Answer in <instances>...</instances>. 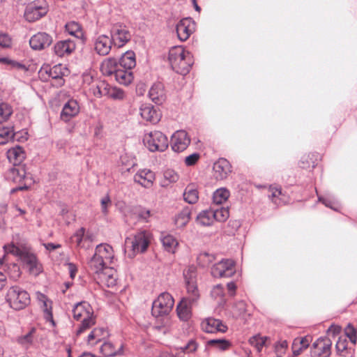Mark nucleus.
Instances as JSON below:
<instances>
[{
	"label": "nucleus",
	"instance_id": "obj_1",
	"mask_svg": "<svg viewBox=\"0 0 357 357\" xmlns=\"http://www.w3.org/2000/svg\"><path fill=\"white\" fill-rule=\"evenodd\" d=\"M168 59L172 69L181 75L187 74L193 64L191 54L181 45L172 47L169 50Z\"/></svg>",
	"mask_w": 357,
	"mask_h": 357
},
{
	"label": "nucleus",
	"instance_id": "obj_2",
	"mask_svg": "<svg viewBox=\"0 0 357 357\" xmlns=\"http://www.w3.org/2000/svg\"><path fill=\"white\" fill-rule=\"evenodd\" d=\"M73 317L80 321L76 335H79L96 324V317L91 306L87 302L77 303L73 310Z\"/></svg>",
	"mask_w": 357,
	"mask_h": 357
},
{
	"label": "nucleus",
	"instance_id": "obj_3",
	"mask_svg": "<svg viewBox=\"0 0 357 357\" xmlns=\"http://www.w3.org/2000/svg\"><path fill=\"white\" fill-rule=\"evenodd\" d=\"M7 253L19 257L29 268V272L34 275H38L41 271V266L38 262L36 257L28 252L25 248H22L13 244L4 246Z\"/></svg>",
	"mask_w": 357,
	"mask_h": 357
},
{
	"label": "nucleus",
	"instance_id": "obj_4",
	"mask_svg": "<svg viewBox=\"0 0 357 357\" xmlns=\"http://www.w3.org/2000/svg\"><path fill=\"white\" fill-rule=\"evenodd\" d=\"M151 234L149 231L142 230L127 237L125 241L126 250H130L132 255L144 252L150 243Z\"/></svg>",
	"mask_w": 357,
	"mask_h": 357
},
{
	"label": "nucleus",
	"instance_id": "obj_5",
	"mask_svg": "<svg viewBox=\"0 0 357 357\" xmlns=\"http://www.w3.org/2000/svg\"><path fill=\"white\" fill-rule=\"evenodd\" d=\"M142 140L144 146L151 152H162L168 147L167 137L158 130L146 132Z\"/></svg>",
	"mask_w": 357,
	"mask_h": 357
},
{
	"label": "nucleus",
	"instance_id": "obj_6",
	"mask_svg": "<svg viewBox=\"0 0 357 357\" xmlns=\"http://www.w3.org/2000/svg\"><path fill=\"white\" fill-rule=\"evenodd\" d=\"M6 299L10 307L15 310L25 308L30 303L28 292L17 286L11 287L8 289Z\"/></svg>",
	"mask_w": 357,
	"mask_h": 357
},
{
	"label": "nucleus",
	"instance_id": "obj_7",
	"mask_svg": "<svg viewBox=\"0 0 357 357\" xmlns=\"http://www.w3.org/2000/svg\"><path fill=\"white\" fill-rule=\"evenodd\" d=\"M174 301L171 294L167 292L160 294L152 305L151 312L155 317L168 314L172 310Z\"/></svg>",
	"mask_w": 357,
	"mask_h": 357
},
{
	"label": "nucleus",
	"instance_id": "obj_8",
	"mask_svg": "<svg viewBox=\"0 0 357 357\" xmlns=\"http://www.w3.org/2000/svg\"><path fill=\"white\" fill-rule=\"evenodd\" d=\"M109 37L114 44V47L120 48L130 40L131 35L125 25L116 23L112 26Z\"/></svg>",
	"mask_w": 357,
	"mask_h": 357
},
{
	"label": "nucleus",
	"instance_id": "obj_9",
	"mask_svg": "<svg viewBox=\"0 0 357 357\" xmlns=\"http://www.w3.org/2000/svg\"><path fill=\"white\" fill-rule=\"evenodd\" d=\"M236 272L234 261L231 259H222L211 268V274L215 278H229Z\"/></svg>",
	"mask_w": 357,
	"mask_h": 357
},
{
	"label": "nucleus",
	"instance_id": "obj_10",
	"mask_svg": "<svg viewBox=\"0 0 357 357\" xmlns=\"http://www.w3.org/2000/svg\"><path fill=\"white\" fill-rule=\"evenodd\" d=\"M47 10L45 1H34L26 6L24 17L27 21L34 22L46 15Z\"/></svg>",
	"mask_w": 357,
	"mask_h": 357
},
{
	"label": "nucleus",
	"instance_id": "obj_11",
	"mask_svg": "<svg viewBox=\"0 0 357 357\" xmlns=\"http://www.w3.org/2000/svg\"><path fill=\"white\" fill-rule=\"evenodd\" d=\"M332 342L328 337L317 339L311 348L312 357H329L331 354Z\"/></svg>",
	"mask_w": 357,
	"mask_h": 357
},
{
	"label": "nucleus",
	"instance_id": "obj_12",
	"mask_svg": "<svg viewBox=\"0 0 357 357\" xmlns=\"http://www.w3.org/2000/svg\"><path fill=\"white\" fill-rule=\"evenodd\" d=\"M93 46L96 52L101 56H106L110 52L113 43L110 37L106 34H100L93 40Z\"/></svg>",
	"mask_w": 357,
	"mask_h": 357
},
{
	"label": "nucleus",
	"instance_id": "obj_13",
	"mask_svg": "<svg viewBox=\"0 0 357 357\" xmlns=\"http://www.w3.org/2000/svg\"><path fill=\"white\" fill-rule=\"evenodd\" d=\"M190 139L185 130H178L172 137V149L174 152H181L187 149Z\"/></svg>",
	"mask_w": 357,
	"mask_h": 357
},
{
	"label": "nucleus",
	"instance_id": "obj_14",
	"mask_svg": "<svg viewBox=\"0 0 357 357\" xmlns=\"http://www.w3.org/2000/svg\"><path fill=\"white\" fill-rule=\"evenodd\" d=\"M178 38L181 41H185L195 31V23L191 18H184L176 25Z\"/></svg>",
	"mask_w": 357,
	"mask_h": 357
},
{
	"label": "nucleus",
	"instance_id": "obj_15",
	"mask_svg": "<svg viewBox=\"0 0 357 357\" xmlns=\"http://www.w3.org/2000/svg\"><path fill=\"white\" fill-rule=\"evenodd\" d=\"M134 182L144 188L152 187L155 180V173L149 169H139L134 176Z\"/></svg>",
	"mask_w": 357,
	"mask_h": 357
},
{
	"label": "nucleus",
	"instance_id": "obj_16",
	"mask_svg": "<svg viewBox=\"0 0 357 357\" xmlns=\"http://www.w3.org/2000/svg\"><path fill=\"white\" fill-rule=\"evenodd\" d=\"M231 172V166L225 158H220L213 165V176L217 181L227 178Z\"/></svg>",
	"mask_w": 357,
	"mask_h": 357
},
{
	"label": "nucleus",
	"instance_id": "obj_17",
	"mask_svg": "<svg viewBox=\"0 0 357 357\" xmlns=\"http://www.w3.org/2000/svg\"><path fill=\"white\" fill-rule=\"evenodd\" d=\"M52 43V36L45 32H39L33 35L29 40L31 47L36 50H43L49 47Z\"/></svg>",
	"mask_w": 357,
	"mask_h": 357
},
{
	"label": "nucleus",
	"instance_id": "obj_18",
	"mask_svg": "<svg viewBox=\"0 0 357 357\" xmlns=\"http://www.w3.org/2000/svg\"><path fill=\"white\" fill-rule=\"evenodd\" d=\"M139 110L141 116L146 121L155 124L160 120L161 114L160 111L151 104H142Z\"/></svg>",
	"mask_w": 357,
	"mask_h": 357
},
{
	"label": "nucleus",
	"instance_id": "obj_19",
	"mask_svg": "<svg viewBox=\"0 0 357 357\" xmlns=\"http://www.w3.org/2000/svg\"><path fill=\"white\" fill-rule=\"evenodd\" d=\"M201 327L204 332L208 333L215 332L225 333L227 330V326L221 320L211 317L202 321Z\"/></svg>",
	"mask_w": 357,
	"mask_h": 357
},
{
	"label": "nucleus",
	"instance_id": "obj_20",
	"mask_svg": "<svg viewBox=\"0 0 357 357\" xmlns=\"http://www.w3.org/2000/svg\"><path fill=\"white\" fill-rule=\"evenodd\" d=\"M79 112V106L77 100H69L63 107L61 112V119L65 122L69 121L72 118L75 117Z\"/></svg>",
	"mask_w": 357,
	"mask_h": 357
},
{
	"label": "nucleus",
	"instance_id": "obj_21",
	"mask_svg": "<svg viewBox=\"0 0 357 357\" xmlns=\"http://www.w3.org/2000/svg\"><path fill=\"white\" fill-rule=\"evenodd\" d=\"M149 96L155 104H162L166 99V93L163 84L161 82L154 83L149 91Z\"/></svg>",
	"mask_w": 357,
	"mask_h": 357
},
{
	"label": "nucleus",
	"instance_id": "obj_22",
	"mask_svg": "<svg viewBox=\"0 0 357 357\" xmlns=\"http://www.w3.org/2000/svg\"><path fill=\"white\" fill-rule=\"evenodd\" d=\"M75 49V44L71 40L57 42L54 47V53L59 56H64L71 54Z\"/></svg>",
	"mask_w": 357,
	"mask_h": 357
},
{
	"label": "nucleus",
	"instance_id": "obj_23",
	"mask_svg": "<svg viewBox=\"0 0 357 357\" xmlns=\"http://www.w3.org/2000/svg\"><path fill=\"white\" fill-rule=\"evenodd\" d=\"M195 302L183 298L176 307L177 314L183 321L188 320L191 317V308L195 304Z\"/></svg>",
	"mask_w": 357,
	"mask_h": 357
},
{
	"label": "nucleus",
	"instance_id": "obj_24",
	"mask_svg": "<svg viewBox=\"0 0 357 357\" xmlns=\"http://www.w3.org/2000/svg\"><path fill=\"white\" fill-rule=\"evenodd\" d=\"M95 253L107 264L112 263L114 257L112 247L107 243L98 245L96 248Z\"/></svg>",
	"mask_w": 357,
	"mask_h": 357
},
{
	"label": "nucleus",
	"instance_id": "obj_25",
	"mask_svg": "<svg viewBox=\"0 0 357 357\" xmlns=\"http://www.w3.org/2000/svg\"><path fill=\"white\" fill-rule=\"evenodd\" d=\"M7 178L15 183H21L27 178L24 166L13 165L7 173Z\"/></svg>",
	"mask_w": 357,
	"mask_h": 357
},
{
	"label": "nucleus",
	"instance_id": "obj_26",
	"mask_svg": "<svg viewBox=\"0 0 357 357\" xmlns=\"http://www.w3.org/2000/svg\"><path fill=\"white\" fill-rule=\"evenodd\" d=\"M119 66V62L116 59L109 57L102 62L100 70L104 75L114 77Z\"/></svg>",
	"mask_w": 357,
	"mask_h": 357
},
{
	"label": "nucleus",
	"instance_id": "obj_27",
	"mask_svg": "<svg viewBox=\"0 0 357 357\" xmlns=\"http://www.w3.org/2000/svg\"><path fill=\"white\" fill-rule=\"evenodd\" d=\"M7 158L13 165H19L25 158V153L21 146H16L8 151Z\"/></svg>",
	"mask_w": 357,
	"mask_h": 357
},
{
	"label": "nucleus",
	"instance_id": "obj_28",
	"mask_svg": "<svg viewBox=\"0 0 357 357\" xmlns=\"http://www.w3.org/2000/svg\"><path fill=\"white\" fill-rule=\"evenodd\" d=\"M113 77L120 84L125 86L130 84L134 78L132 70L121 68V66H119Z\"/></svg>",
	"mask_w": 357,
	"mask_h": 357
},
{
	"label": "nucleus",
	"instance_id": "obj_29",
	"mask_svg": "<svg viewBox=\"0 0 357 357\" xmlns=\"http://www.w3.org/2000/svg\"><path fill=\"white\" fill-rule=\"evenodd\" d=\"M63 66L59 65H55L52 68L44 69L45 73L47 75L49 78H52L56 82L57 86H62L64 84L63 76L64 73L63 72Z\"/></svg>",
	"mask_w": 357,
	"mask_h": 357
},
{
	"label": "nucleus",
	"instance_id": "obj_30",
	"mask_svg": "<svg viewBox=\"0 0 357 357\" xmlns=\"http://www.w3.org/2000/svg\"><path fill=\"white\" fill-rule=\"evenodd\" d=\"M123 345L118 344L114 345L111 342H105L100 347V352L105 357H112L122 353Z\"/></svg>",
	"mask_w": 357,
	"mask_h": 357
},
{
	"label": "nucleus",
	"instance_id": "obj_31",
	"mask_svg": "<svg viewBox=\"0 0 357 357\" xmlns=\"http://www.w3.org/2000/svg\"><path fill=\"white\" fill-rule=\"evenodd\" d=\"M108 331L104 328H96L89 334L87 343L91 346L108 337Z\"/></svg>",
	"mask_w": 357,
	"mask_h": 357
},
{
	"label": "nucleus",
	"instance_id": "obj_32",
	"mask_svg": "<svg viewBox=\"0 0 357 357\" xmlns=\"http://www.w3.org/2000/svg\"><path fill=\"white\" fill-rule=\"evenodd\" d=\"M311 337L308 336L295 338L291 347L294 355L298 356L301 354L304 349L309 347Z\"/></svg>",
	"mask_w": 357,
	"mask_h": 357
},
{
	"label": "nucleus",
	"instance_id": "obj_33",
	"mask_svg": "<svg viewBox=\"0 0 357 357\" xmlns=\"http://www.w3.org/2000/svg\"><path fill=\"white\" fill-rule=\"evenodd\" d=\"M213 218L212 211L210 208L209 210L200 212L197 216L196 222L200 226L208 227L212 225L215 222Z\"/></svg>",
	"mask_w": 357,
	"mask_h": 357
},
{
	"label": "nucleus",
	"instance_id": "obj_34",
	"mask_svg": "<svg viewBox=\"0 0 357 357\" xmlns=\"http://www.w3.org/2000/svg\"><path fill=\"white\" fill-rule=\"evenodd\" d=\"M191 209L189 207L184 208L180 211L174 218V223L177 227L181 228L185 227L190 220Z\"/></svg>",
	"mask_w": 357,
	"mask_h": 357
},
{
	"label": "nucleus",
	"instance_id": "obj_35",
	"mask_svg": "<svg viewBox=\"0 0 357 357\" xmlns=\"http://www.w3.org/2000/svg\"><path fill=\"white\" fill-rule=\"evenodd\" d=\"M119 64L121 68L132 70L136 66L135 53L133 52H126L121 57Z\"/></svg>",
	"mask_w": 357,
	"mask_h": 357
},
{
	"label": "nucleus",
	"instance_id": "obj_36",
	"mask_svg": "<svg viewBox=\"0 0 357 357\" xmlns=\"http://www.w3.org/2000/svg\"><path fill=\"white\" fill-rule=\"evenodd\" d=\"M107 264L103 261L99 256H97V254L94 253L93 256L91 258L89 261V266L91 271H93L95 273L99 274L102 271H103L106 267Z\"/></svg>",
	"mask_w": 357,
	"mask_h": 357
},
{
	"label": "nucleus",
	"instance_id": "obj_37",
	"mask_svg": "<svg viewBox=\"0 0 357 357\" xmlns=\"http://www.w3.org/2000/svg\"><path fill=\"white\" fill-rule=\"evenodd\" d=\"M199 193L193 184L188 185L183 192L184 200L189 204H195L198 201Z\"/></svg>",
	"mask_w": 357,
	"mask_h": 357
},
{
	"label": "nucleus",
	"instance_id": "obj_38",
	"mask_svg": "<svg viewBox=\"0 0 357 357\" xmlns=\"http://www.w3.org/2000/svg\"><path fill=\"white\" fill-rule=\"evenodd\" d=\"M114 271L111 268H105L100 273V278L108 287H112L116 284V278L114 275Z\"/></svg>",
	"mask_w": 357,
	"mask_h": 357
},
{
	"label": "nucleus",
	"instance_id": "obj_39",
	"mask_svg": "<svg viewBox=\"0 0 357 357\" xmlns=\"http://www.w3.org/2000/svg\"><path fill=\"white\" fill-rule=\"evenodd\" d=\"M230 192L226 188H220L216 190L213 195V202L214 204L220 205L225 203L229 197Z\"/></svg>",
	"mask_w": 357,
	"mask_h": 357
},
{
	"label": "nucleus",
	"instance_id": "obj_40",
	"mask_svg": "<svg viewBox=\"0 0 357 357\" xmlns=\"http://www.w3.org/2000/svg\"><path fill=\"white\" fill-rule=\"evenodd\" d=\"M35 332L36 329L32 328L26 335L17 337V342L26 349L29 348L34 340Z\"/></svg>",
	"mask_w": 357,
	"mask_h": 357
},
{
	"label": "nucleus",
	"instance_id": "obj_41",
	"mask_svg": "<svg viewBox=\"0 0 357 357\" xmlns=\"http://www.w3.org/2000/svg\"><path fill=\"white\" fill-rule=\"evenodd\" d=\"M66 31L71 36L77 38L83 36V31L80 24L75 21L69 22L66 24Z\"/></svg>",
	"mask_w": 357,
	"mask_h": 357
},
{
	"label": "nucleus",
	"instance_id": "obj_42",
	"mask_svg": "<svg viewBox=\"0 0 357 357\" xmlns=\"http://www.w3.org/2000/svg\"><path fill=\"white\" fill-rule=\"evenodd\" d=\"M211 209L215 221L225 222L229 216V211L227 207H220L218 208L211 207Z\"/></svg>",
	"mask_w": 357,
	"mask_h": 357
},
{
	"label": "nucleus",
	"instance_id": "obj_43",
	"mask_svg": "<svg viewBox=\"0 0 357 357\" xmlns=\"http://www.w3.org/2000/svg\"><path fill=\"white\" fill-rule=\"evenodd\" d=\"M161 241L165 249L169 252L172 253L175 252V249L178 244L176 239L172 235L164 236Z\"/></svg>",
	"mask_w": 357,
	"mask_h": 357
},
{
	"label": "nucleus",
	"instance_id": "obj_44",
	"mask_svg": "<svg viewBox=\"0 0 357 357\" xmlns=\"http://www.w3.org/2000/svg\"><path fill=\"white\" fill-rule=\"evenodd\" d=\"M207 344L222 351L229 349L231 345V342L225 339H212L208 340Z\"/></svg>",
	"mask_w": 357,
	"mask_h": 357
},
{
	"label": "nucleus",
	"instance_id": "obj_45",
	"mask_svg": "<svg viewBox=\"0 0 357 357\" xmlns=\"http://www.w3.org/2000/svg\"><path fill=\"white\" fill-rule=\"evenodd\" d=\"M188 296L185 299L196 303L199 298V293L197 289V282L185 284Z\"/></svg>",
	"mask_w": 357,
	"mask_h": 357
},
{
	"label": "nucleus",
	"instance_id": "obj_46",
	"mask_svg": "<svg viewBox=\"0 0 357 357\" xmlns=\"http://www.w3.org/2000/svg\"><path fill=\"white\" fill-rule=\"evenodd\" d=\"M183 277L185 284L197 282V268L194 266H190L183 271Z\"/></svg>",
	"mask_w": 357,
	"mask_h": 357
},
{
	"label": "nucleus",
	"instance_id": "obj_47",
	"mask_svg": "<svg viewBox=\"0 0 357 357\" xmlns=\"http://www.w3.org/2000/svg\"><path fill=\"white\" fill-rule=\"evenodd\" d=\"M40 307L43 308L44 312L45 319L51 322L53 325H54V321L53 319L52 315V302L51 300L48 299L47 301L44 302L43 304L40 305Z\"/></svg>",
	"mask_w": 357,
	"mask_h": 357
},
{
	"label": "nucleus",
	"instance_id": "obj_48",
	"mask_svg": "<svg viewBox=\"0 0 357 357\" xmlns=\"http://www.w3.org/2000/svg\"><path fill=\"white\" fill-rule=\"evenodd\" d=\"M13 114V109L8 103L0 104V124L6 121Z\"/></svg>",
	"mask_w": 357,
	"mask_h": 357
},
{
	"label": "nucleus",
	"instance_id": "obj_49",
	"mask_svg": "<svg viewBox=\"0 0 357 357\" xmlns=\"http://www.w3.org/2000/svg\"><path fill=\"white\" fill-rule=\"evenodd\" d=\"M267 337L260 335H255L250 338V344L256 348L258 352H260L264 346L266 345Z\"/></svg>",
	"mask_w": 357,
	"mask_h": 357
},
{
	"label": "nucleus",
	"instance_id": "obj_50",
	"mask_svg": "<svg viewBox=\"0 0 357 357\" xmlns=\"http://www.w3.org/2000/svg\"><path fill=\"white\" fill-rule=\"evenodd\" d=\"M0 63L9 66L11 69H17L21 70H27L24 64L6 57H0Z\"/></svg>",
	"mask_w": 357,
	"mask_h": 357
},
{
	"label": "nucleus",
	"instance_id": "obj_51",
	"mask_svg": "<svg viewBox=\"0 0 357 357\" xmlns=\"http://www.w3.org/2000/svg\"><path fill=\"white\" fill-rule=\"evenodd\" d=\"M246 310L245 303L240 301L234 304L233 306V314L234 317H239L243 314Z\"/></svg>",
	"mask_w": 357,
	"mask_h": 357
},
{
	"label": "nucleus",
	"instance_id": "obj_52",
	"mask_svg": "<svg viewBox=\"0 0 357 357\" xmlns=\"http://www.w3.org/2000/svg\"><path fill=\"white\" fill-rule=\"evenodd\" d=\"M164 178L165 181L171 183L176 182L178 180L179 176L174 170L169 169L165 171Z\"/></svg>",
	"mask_w": 357,
	"mask_h": 357
},
{
	"label": "nucleus",
	"instance_id": "obj_53",
	"mask_svg": "<svg viewBox=\"0 0 357 357\" xmlns=\"http://www.w3.org/2000/svg\"><path fill=\"white\" fill-rule=\"evenodd\" d=\"M335 348L337 354L344 356V353L347 349V342L346 338L340 337L336 342Z\"/></svg>",
	"mask_w": 357,
	"mask_h": 357
},
{
	"label": "nucleus",
	"instance_id": "obj_54",
	"mask_svg": "<svg viewBox=\"0 0 357 357\" xmlns=\"http://www.w3.org/2000/svg\"><path fill=\"white\" fill-rule=\"evenodd\" d=\"M211 296L215 299H222L225 295L223 286L221 284L215 285L211 290Z\"/></svg>",
	"mask_w": 357,
	"mask_h": 357
},
{
	"label": "nucleus",
	"instance_id": "obj_55",
	"mask_svg": "<svg viewBox=\"0 0 357 357\" xmlns=\"http://www.w3.org/2000/svg\"><path fill=\"white\" fill-rule=\"evenodd\" d=\"M108 96L114 99L121 100L124 98V93L121 89L114 87L109 90Z\"/></svg>",
	"mask_w": 357,
	"mask_h": 357
},
{
	"label": "nucleus",
	"instance_id": "obj_56",
	"mask_svg": "<svg viewBox=\"0 0 357 357\" xmlns=\"http://www.w3.org/2000/svg\"><path fill=\"white\" fill-rule=\"evenodd\" d=\"M200 158V155L198 153H193L185 158V164L187 166H192L197 163Z\"/></svg>",
	"mask_w": 357,
	"mask_h": 357
},
{
	"label": "nucleus",
	"instance_id": "obj_57",
	"mask_svg": "<svg viewBox=\"0 0 357 357\" xmlns=\"http://www.w3.org/2000/svg\"><path fill=\"white\" fill-rule=\"evenodd\" d=\"M345 334L350 339L351 342L356 343V331L354 326L349 324L345 328Z\"/></svg>",
	"mask_w": 357,
	"mask_h": 357
},
{
	"label": "nucleus",
	"instance_id": "obj_58",
	"mask_svg": "<svg viewBox=\"0 0 357 357\" xmlns=\"http://www.w3.org/2000/svg\"><path fill=\"white\" fill-rule=\"evenodd\" d=\"M11 45V38L10 36L0 32V46L3 47H9Z\"/></svg>",
	"mask_w": 357,
	"mask_h": 357
},
{
	"label": "nucleus",
	"instance_id": "obj_59",
	"mask_svg": "<svg viewBox=\"0 0 357 357\" xmlns=\"http://www.w3.org/2000/svg\"><path fill=\"white\" fill-rule=\"evenodd\" d=\"M100 204L102 213L107 215L108 213L107 208L111 205V199L109 195H105L104 197H102L101 199Z\"/></svg>",
	"mask_w": 357,
	"mask_h": 357
},
{
	"label": "nucleus",
	"instance_id": "obj_60",
	"mask_svg": "<svg viewBox=\"0 0 357 357\" xmlns=\"http://www.w3.org/2000/svg\"><path fill=\"white\" fill-rule=\"evenodd\" d=\"M10 278H12L13 280H17L21 275L19 266L15 264H13L12 266L10 268Z\"/></svg>",
	"mask_w": 357,
	"mask_h": 357
},
{
	"label": "nucleus",
	"instance_id": "obj_61",
	"mask_svg": "<svg viewBox=\"0 0 357 357\" xmlns=\"http://www.w3.org/2000/svg\"><path fill=\"white\" fill-rule=\"evenodd\" d=\"M138 217L144 222H149V219L151 217V211L146 208H142L138 212Z\"/></svg>",
	"mask_w": 357,
	"mask_h": 357
},
{
	"label": "nucleus",
	"instance_id": "obj_62",
	"mask_svg": "<svg viewBox=\"0 0 357 357\" xmlns=\"http://www.w3.org/2000/svg\"><path fill=\"white\" fill-rule=\"evenodd\" d=\"M197 345L196 342L194 340H190L184 347H182L181 349L183 351L193 352L197 349Z\"/></svg>",
	"mask_w": 357,
	"mask_h": 357
},
{
	"label": "nucleus",
	"instance_id": "obj_63",
	"mask_svg": "<svg viewBox=\"0 0 357 357\" xmlns=\"http://www.w3.org/2000/svg\"><path fill=\"white\" fill-rule=\"evenodd\" d=\"M84 232H85V229L83 227H82L79 229H78L74 234V238H75L77 245H80V243L82 241L83 236L84 235Z\"/></svg>",
	"mask_w": 357,
	"mask_h": 357
},
{
	"label": "nucleus",
	"instance_id": "obj_64",
	"mask_svg": "<svg viewBox=\"0 0 357 357\" xmlns=\"http://www.w3.org/2000/svg\"><path fill=\"white\" fill-rule=\"evenodd\" d=\"M341 331V327L338 326L331 325L327 331L328 335L335 337L338 335Z\"/></svg>",
	"mask_w": 357,
	"mask_h": 357
}]
</instances>
